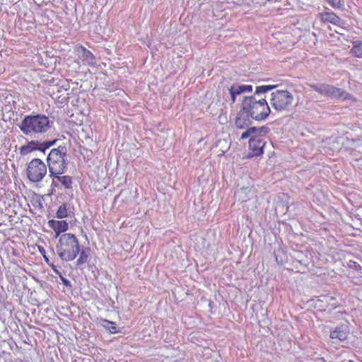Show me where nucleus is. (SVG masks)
Segmentation results:
<instances>
[{"instance_id": "f257e3e1", "label": "nucleus", "mask_w": 362, "mask_h": 362, "mask_svg": "<svg viewBox=\"0 0 362 362\" xmlns=\"http://www.w3.org/2000/svg\"><path fill=\"white\" fill-rule=\"evenodd\" d=\"M56 251L63 262H72L77 256L76 265L80 267L89 262L90 249L82 248L77 236L71 233L62 234L56 245Z\"/></svg>"}, {"instance_id": "f03ea898", "label": "nucleus", "mask_w": 362, "mask_h": 362, "mask_svg": "<svg viewBox=\"0 0 362 362\" xmlns=\"http://www.w3.org/2000/svg\"><path fill=\"white\" fill-rule=\"evenodd\" d=\"M244 110L251 119L262 121L265 119L270 114L271 110L267 101L264 98H259L255 95L245 97L242 103Z\"/></svg>"}, {"instance_id": "7ed1b4c3", "label": "nucleus", "mask_w": 362, "mask_h": 362, "mask_svg": "<svg viewBox=\"0 0 362 362\" xmlns=\"http://www.w3.org/2000/svg\"><path fill=\"white\" fill-rule=\"evenodd\" d=\"M19 128L25 135L44 133L49 128V120L44 115H26L21 121Z\"/></svg>"}, {"instance_id": "20e7f679", "label": "nucleus", "mask_w": 362, "mask_h": 362, "mask_svg": "<svg viewBox=\"0 0 362 362\" xmlns=\"http://www.w3.org/2000/svg\"><path fill=\"white\" fill-rule=\"evenodd\" d=\"M66 157V148L64 146H59L50 151L47 159L50 177L53 175H62L66 172L67 168Z\"/></svg>"}, {"instance_id": "39448f33", "label": "nucleus", "mask_w": 362, "mask_h": 362, "mask_svg": "<svg viewBox=\"0 0 362 362\" xmlns=\"http://www.w3.org/2000/svg\"><path fill=\"white\" fill-rule=\"evenodd\" d=\"M259 130L256 127L247 128L240 135V139L250 138L249 140V155L247 158L259 156L264 153L265 141L259 135Z\"/></svg>"}, {"instance_id": "423d86ee", "label": "nucleus", "mask_w": 362, "mask_h": 362, "mask_svg": "<svg viewBox=\"0 0 362 362\" xmlns=\"http://www.w3.org/2000/svg\"><path fill=\"white\" fill-rule=\"evenodd\" d=\"M74 51L77 59L68 66L72 67L74 72H78L81 65L93 67L96 64L95 56L84 46L76 45L74 47Z\"/></svg>"}, {"instance_id": "0eeeda50", "label": "nucleus", "mask_w": 362, "mask_h": 362, "mask_svg": "<svg viewBox=\"0 0 362 362\" xmlns=\"http://www.w3.org/2000/svg\"><path fill=\"white\" fill-rule=\"evenodd\" d=\"M25 173L28 179L32 182L42 180L47 173L46 164L40 158H33L27 165Z\"/></svg>"}, {"instance_id": "6e6552de", "label": "nucleus", "mask_w": 362, "mask_h": 362, "mask_svg": "<svg viewBox=\"0 0 362 362\" xmlns=\"http://www.w3.org/2000/svg\"><path fill=\"white\" fill-rule=\"evenodd\" d=\"M293 95L288 90H276L272 93L270 99L272 106L276 110H286L292 103Z\"/></svg>"}, {"instance_id": "1a4fd4ad", "label": "nucleus", "mask_w": 362, "mask_h": 362, "mask_svg": "<svg viewBox=\"0 0 362 362\" xmlns=\"http://www.w3.org/2000/svg\"><path fill=\"white\" fill-rule=\"evenodd\" d=\"M53 142L40 143L38 141L32 140L19 148V153L21 156H26L33 151H40L44 152Z\"/></svg>"}, {"instance_id": "9d476101", "label": "nucleus", "mask_w": 362, "mask_h": 362, "mask_svg": "<svg viewBox=\"0 0 362 362\" xmlns=\"http://www.w3.org/2000/svg\"><path fill=\"white\" fill-rule=\"evenodd\" d=\"M308 251H303L296 250V262L299 264V266L296 264V269H298L296 272L305 273L308 269V265L310 263V258L308 257Z\"/></svg>"}, {"instance_id": "9b49d317", "label": "nucleus", "mask_w": 362, "mask_h": 362, "mask_svg": "<svg viewBox=\"0 0 362 362\" xmlns=\"http://www.w3.org/2000/svg\"><path fill=\"white\" fill-rule=\"evenodd\" d=\"M349 332L350 329L349 325L341 324L330 332L329 337L332 339H338L340 341H344L347 339Z\"/></svg>"}, {"instance_id": "f8f14e48", "label": "nucleus", "mask_w": 362, "mask_h": 362, "mask_svg": "<svg viewBox=\"0 0 362 362\" xmlns=\"http://www.w3.org/2000/svg\"><path fill=\"white\" fill-rule=\"evenodd\" d=\"M47 224L54 230L56 238L59 237L61 233H66L65 232L69 228V223L64 220L50 219Z\"/></svg>"}, {"instance_id": "ddd939ff", "label": "nucleus", "mask_w": 362, "mask_h": 362, "mask_svg": "<svg viewBox=\"0 0 362 362\" xmlns=\"http://www.w3.org/2000/svg\"><path fill=\"white\" fill-rule=\"evenodd\" d=\"M319 17L323 23H331L338 26L344 23V21L332 11L320 13Z\"/></svg>"}, {"instance_id": "4468645a", "label": "nucleus", "mask_w": 362, "mask_h": 362, "mask_svg": "<svg viewBox=\"0 0 362 362\" xmlns=\"http://www.w3.org/2000/svg\"><path fill=\"white\" fill-rule=\"evenodd\" d=\"M250 118H251L250 116L244 110L242 109L238 112V114L235 118V127L238 129H240L247 128L251 123Z\"/></svg>"}, {"instance_id": "2eb2a0df", "label": "nucleus", "mask_w": 362, "mask_h": 362, "mask_svg": "<svg viewBox=\"0 0 362 362\" xmlns=\"http://www.w3.org/2000/svg\"><path fill=\"white\" fill-rule=\"evenodd\" d=\"M348 93L339 88H337L334 86L329 85V88H328L327 96L332 98H344L347 99Z\"/></svg>"}, {"instance_id": "dca6fc26", "label": "nucleus", "mask_w": 362, "mask_h": 362, "mask_svg": "<svg viewBox=\"0 0 362 362\" xmlns=\"http://www.w3.org/2000/svg\"><path fill=\"white\" fill-rule=\"evenodd\" d=\"M66 189L72 188L73 178L69 175H53Z\"/></svg>"}, {"instance_id": "f3484780", "label": "nucleus", "mask_w": 362, "mask_h": 362, "mask_svg": "<svg viewBox=\"0 0 362 362\" xmlns=\"http://www.w3.org/2000/svg\"><path fill=\"white\" fill-rule=\"evenodd\" d=\"M56 218L58 219H62L69 216V205L66 203L61 204L55 214Z\"/></svg>"}, {"instance_id": "a211bd4d", "label": "nucleus", "mask_w": 362, "mask_h": 362, "mask_svg": "<svg viewBox=\"0 0 362 362\" xmlns=\"http://www.w3.org/2000/svg\"><path fill=\"white\" fill-rule=\"evenodd\" d=\"M310 88L317 92L318 93L327 96L328 88H329V84L326 83H315L310 84Z\"/></svg>"}, {"instance_id": "6ab92c4d", "label": "nucleus", "mask_w": 362, "mask_h": 362, "mask_svg": "<svg viewBox=\"0 0 362 362\" xmlns=\"http://www.w3.org/2000/svg\"><path fill=\"white\" fill-rule=\"evenodd\" d=\"M230 88L233 89L235 93L238 95L252 90V87L250 85H233Z\"/></svg>"}, {"instance_id": "aec40b11", "label": "nucleus", "mask_w": 362, "mask_h": 362, "mask_svg": "<svg viewBox=\"0 0 362 362\" xmlns=\"http://www.w3.org/2000/svg\"><path fill=\"white\" fill-rule=\"evenodd\" d=\"M351 53L357 57H362V40H354L353 42Z\"/></svg>"}, {"instance_id": "412c9836", "label": "nucleus", "mask_w": 362, "mask_h": 362, "mask_svg": "<svg viewBox=\"0 0 362 362\" xmlns=\"http://www.w3.org/2000/svg\"><path fill=\"white\" fill-rule=\"evenodd\" d=\"M49 267L52 269V270L54 271V273L57 274L59 275L63 284L65 285V286H69L70 282L68 279H66V278L63 277L60 272L58 271L57 267L53 264V263H51V264H49Z\"/></svg>"}, {"instance_id": "4be33fe9", "label": "nucleus", "mask_w": 362, "mask_h": 362, "mask_svg": "<svg viewBox=\"0 0 362 362\" xmlns=\"http://www.w3.org/2000/svg\"><path fill=\"white\" fill-rule=\"evenodd\" d=\"M100 320L102 322H107V323L111 325L110 327L107 328L110 333L115 334L117 332V327H116L115 323L114 322H112V321H110V320H107L105 319H101Z\"/></svg>"}, {"instance_id": "5701e85b", "label": "nucleus", "mask_w": 362, "mask_h": 362, "mask_svg": "<svg viewBox=\"0 0 362 362\" xmlns=\"http://www.w3.org/2000/svg\"><path fill=\"white\" fill-rule=\"evenodd\" d=\"M229 93H230V100H231V103H234L236 100V96L238 95H236L233 90V89H231L230 88H229Z\"/></svg>"}, {"instance_id": "b1692460", "label": "nucleus", "mask_w": 362, "mask_h": 362, "mask_svg": "<svg viewBox=\"0 0 362 362\" xmlns=\"http://www.w3.org/2000/svg\"><path fill=\"white\" fill-rule=\"evenodd\" d=\"M38 250L42 255L46 253L45 249L42 246L38 245Z\"/></svg>"}, {"instance_id": "393cba45", "label": "nucleus", "mask_w": 362, "mask_h": 362, "mask_svg": "<svg viewBox=\"0 0 362 362\" xmlns=\"http://www.w3.org/2000/svg\"><path fill=\"white\" fill-rule=\"evenodd\" d=\"M42 257H43L45 261L49 265L50 264L49 260V258L47 257L46 253L44 255H42Z\"/></svg>"}, {"instance_id": "a878e982", "label": "nucleus", "mask_w": 362, "mask_h": 362, "mask_svg": "<svg viewBox=\"0 0 362 362\" xmlns=\"http://www.w3.org/2000/svg\"><path fill=\"white\" fill-rule=\"evenodd\" d=\"M317 360L321 361V362H326V361H325V359L324 358H318Z\"/></svg>"}, {"instance_id": "bb28decb", "label": "nucleus", "mask_w": 362, "mask_h": 362, "mask_svg": "<svg viewBox=\"0 0 362 362\" xmlns=\"http://www.w3.org/2000/svg\"><path fill=\"white\" fill-rule=\"evenodd\" d=\"M349 362H354V361H352V360H350Z\"/></svg>"}]
</instances>
